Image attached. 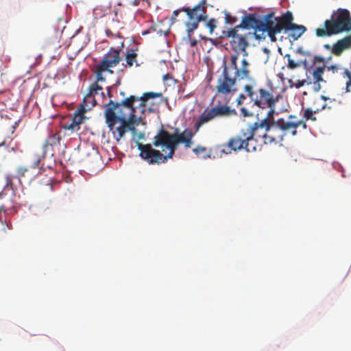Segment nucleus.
Instances as JSON below:
<instances>
[{
  "label": "nucleus",
  "instance_id": "30",
  "mask_svg": "<svg viewBox=\"0 0 351 351\" xmlns=\"http://www.w3.org/2000/svg\"><path fill=\"white\" fill-rule=\"evenodd\" d=\"M206 147L199 145L196 148H194L193 149V152L196 154L197 155H200L206 152Z\"/></svg>",
  "mask_w": 351,
  "mask_h": 351
},
{
  "label": "nucleus",
  "instance_id": "32",
  "mask_svg": "<svg viewBox=\"0 0 351 351\" xmlns=\"http://www.w3.org/2000/svg\"><path fill=\"white\" fill-rule=\"evenodd\" d=\"M327 69L329 71L332 72L333 73L338 72L339 70L341 69L340 66L339 65L335 64V65H330L329 66H327Z\"/></svg>",
  "mask_w": 351,
  "mask_h": 351
},
{
  "label": "nucleus",
  "instance_id": "26",
  "mask_svg": "<svg viewBox=\"0 0 351 351\" xmlns=\"http://www.w3.org/2000/svg\"><path fill=\"white\" fill-rule=\"evenodd\" d=\"M311 83L312 82H311V80H298L295 83L294 86L296 88H300L304 86L305 84L309 85V84H311Z\"/></svg>",
  "mask_w": 351,
  "mask_h": 351
},
{
  "label": "nucleus",
  "instance_id": "19",
  "mask_svg": "<svg viewBox=\"0 0 351 351\" xmlns=\"http://www.w3.org/2000/svg\"><path fill=\"white\" fill-rule=\"evenodd\" d=\"M228 104L225 103L224 101L223 104H221L220 101H218L217 105L210 108L209 111L213 118L227 117L236 114L235 110L234 109H230Z\"/></svg>",
  "mask_w": 351,
  "mask_h": 351
},
{
  "label": "nucleus",
  "instance_id": "41",
  "mask_svg": "<svg viewBox=\"0 0 351 351\" xmlns=\"http://www.w3.org/2000/svg\"><path fill=\"white\" fill-rule=\"evenodd\" d=\"M139 3L138 1V0H135L132 4L133 5H138Z\"/></svg>",
  "mask_w": 351,
  "mask_h": 351
},
{
  "label": "nucleus",
  "instance_id": "23",
  "mask_svg": "<svg viewBox=\"0 0 351 351\" xmlns=\"http://www.w3.org/2000/svg\"><path fill=\"white\" fill-rule=\"evenodd\" d=\"M137 51L138 48L128 49L125 53V66L131 67L134 65V64H135L136 66H139L141 65V64L138 63L137 61Z\"/></svg>",
  "mask_w": 351,
  "mask_h": 351
},
{
  "label": "nucleus",
  "instance_id": "6",
  "mask_svg": "<svg viewBox=\"0 0 351 351\" xmlns=\"http://www.w3.org/2000/svg\"><path fill=\"white\" fill-rule=\"evenodd\" d=\"M243 89L254 105L262 109H268L267 114L274 116L277 103L281 95L272 88H260L255 90L252 84H245Z\"/></svg>",
  "mask_w": 351,
  "mask_h": 351
},
{
  "label": "nucleus",
  "instance_id": "20",
  "mask_svg": "<svg viewBox=\"0 0 351 351\" xmlns=\"http://www.w3.org/2000/svg\"><path fill=\"white\" fill-rule=\"evenodd\" d=\"M350 49H351V35L338 40L332 45V54L335 56H340L345 51Z\"/></svg>",
  "mask_w": 351,
  "mask_h": 351
},
{
  "label": "nucleus",
  "instance_id": "39",
  "mask_svg": "<svg viewBox=\"0 0 351 351\" xmlns=\"http://www.w3.org/2000/svg\"><path fill=\"white\" fill-rule=\"evenodd\" d=\"M107 94H108V96L109 97H112V95H111V93H110V87H108V92H107Z\"/></svg>",
  "mask_w": 351,
  "mask_h": 351
},
{
  "label": "nucleus",
  "instance_id": "15",
  "mask_svg": "<svg viewBox=\"0 0 351 351\" xmlns=\"http://www.w3.org/2000/svg\"><path fill=\"white\" fill-rule=\"evenodd\" d=\"M311 66V69H313V88L315 91L319 92L322 88L320 83L324 82L323 74L326 67L324 58L319 56H314Z\"/></svg>",
  "mask_w": 351,
  "mask_h": 351
},
{
  "label": "nucleus",
  "instance_id": "40",
  "mask_svg": "<svg viewBox=\"0 0 351 351\" xmlns=\"http://www.w3.org/2000/svg\"><path fill=\"white\" fill-rule=\"evenodd\" d=\"M11 178L10 177H7V183L8 184H12V180L10 179Z\"/></svg>",
  "mask_w": 351,
  "mask_h": 351
},
{
  "label": "nucleus",
  "instance_id": "1",
  "mask_svg": "<svg viewBox=\"0 0 351 351\" xmlns=\"http://www.w3.org/2000/svg\"><path fill=\"white\" fill-rule=\"evenodd\" d=\"M194 133L190 129H185L180 132L176 128L173 134L161 128L154 137L153 145L162 147V150L154 149L151 144L143 145L138 143L140 156L151 165L165 163L168 159L172 158L180 144H183L186 148H190L193 144Z\"/></svg>",
  "mask_w": 351,
  "mask_h": 351
},
{
  "label": "nucleus",
  "instance_id": "8",
  "mask_svg": "<svg viewBox=\"0 0 351 351\" xmlns=\"http://www.w3.org/2000/svg\"><path fill=\"white\" fill-rule=\"evenodd\" d=\"M206 0H201V1L193 8L183 7L173 12L171 21L172 23L176 21V17L180 12H184L188 16V21L185 23L188 36L191 37L193 32L198 27L200 21H204L207 19L206 14Z\"/></svg>",
  "mask_w": 351,
  "mask_h": 351
},
{
  "label": "nucleus",
  "instance_id": "43",
  "mask_svg": "<svg viewBox=\"0 0 351 351\" xmlns=\"http://www.w3.org/2000/svg\"><path fill=\"white\" fill-rule=\"evenodd\" d=\"M321 99H323V100H324V101H326V100H327V99H328V97H326V96L322 95V96H321Z\"/></svg>",
  "mask_w": 351,
  "mask_h": 351
},
{
  "label": "nucleus",
  "instance_id": "24",
  "mask_svg": "<svg viewBox=\"0 0 351 351\" xmlns=\"http://www.w3.org/2000/svg\"><path fill=\"white\" fill-rule=\"evenodd\" d=\"M214 119L209 110H205L199 116L197 121L195 123L194 128L197 132L204 124Z\"/></svg>",
  "mask_w": 351,
  "mask_h": 351
},
{
  "label": "nucleus",
  "instance_id": "11",
  "mask_svg": "<svg viewBox=\"0 0 351 351\" xmlns=\"http://www.w3.org/2000/svg\"><path fill=\"white\" fill-rule=\"evenodd\" d=\"M271 116L266 115V117L261 121H256L253 124L248 126L246 132L250 139L252 141L254 138L258 141L263 140V143L266 144V139L267 136V131L269 127V117Z\"/></svg>",
  "mask_w": 351,
  "mask_h": 351
},
{
  "label": "nucleus",
  "instance_id": "22",
  "mask_svg": "<svg viewBox=\"0 0 351 351\" xmlns=\"http://www.w3.org/2000/svg\"><path fill=\"white\" fill-rule=\"evenodd\" d=\"M285 58H287L288 62L287 66L288 69L291 70H293L300 66H303L306 72H308L310 71L311 68L312 67L311 64H310L306 59L295 61L293 59L291 58L290 54H286Z\"/></svg>",
  "mask_w": 351,
  "mask_h": 351
},
{
  "label": "nucleus",
  "instance_id": "4",
  "mask_svg": "<svg viewBox=\"0 0 351 351\" xmlns=\"http://www.w3.org/2000/svg\"><path fill=\"white\" fill-rule=\"evenodd\" d=\"M351 30V15L346 9L339 8L334 11L329 19L324 23V27L315 29L318 37H328Z\"/></svg>",
  "mask_w": 351,
  "mask_h": 351
},
{
  "label": "nucleus",
  "instance_id": "14",
  "mask_svg": "<svg viewBox=\"0 0 351 351\" xmlns=\"http://www.w3.org/2000/svg\"><path fill=\"white\" fill-rule=\"evenodd\" d=\"M283 30L281 16L276 17L274 13L266 14V23L260 32H267L270 40L276 42L277 38L276 35Z\"/></svg>",
  "mask_w": 351,
  "mask_h": 351
},
{
  "label": "nucleus",
  "instance_id": "3",
  "mask_svg": "<svg viewBox=\"0 0 351 351\" xmlns=\"http://www.w3.org/2000/svg\"><path fill=\"white\" fill-rule=\"evenodd\" d=\"M161 93L147 92L141 96L130 95L121 102H114L112 100L106 104L105 109H111L116 115L124 119H128L132 121L141 123L146 111L147 102L149 99L162 97Z\"/></svg>",
  "mask_w": 351,
  "mask_h": 351
},
{
  "label": "nucleus",
  "instance_id": "37",
  "mask_svg": "<svg viewBox=\"0 0 351 351\" xmlns=\"http://www.w3.org/2000/svg\"><path fill=\"white\" fill-rule=\"evenodd\" d=\"M2 223L5 226L7 227L8 229H11L12 228V224L11 223H8L6 221H1Z\"/></svg>",
  "mask_w": 351,
  "mask_h": 351
},
{
  "label": "nucleus",
  "instance_id": "36",
  "mask_svg": "<svg viewBox=\"0 0 351 351\" xmlns=\"http://www.w3.org/2000/svg\"><path fill=\"white\" fill-rule=\"evenodd\" d=\"M3 197V194L0 193V199H1ZM6 208L5 206L3 204L0 205V211H5Z\"/></svg>",
  "mask_w": 351,
  "mask_h": 351
},
{
  "label": "nucleus",
  "instance_id": "28",
  "mask_svg": "<svg viewBox=\"0 0 351 351\" xmlns=\"http://www.w3.org/2000/svg\"><path fill=\"white\" fill-rule=\"evenodd\" d=\"M241 115L244 117H249L253 116V112L249 111L246 108H241L240 109Z\"/></svg>",
  "mask_w": 351,
  "mask_h": 351
},
{
  "label": "nucleus",
  "instance_id": "34",
  "mask_svg": "<svg viewBox=\"0 0 351 351\" xmlns=\"http://www.w3.org/2000/svg\"><path fill=\"white\" fill-rule=\"evenodd\" d=\"M295 52L298 53H300L302 56H311V53L309 51H304L302 47L298 48L296 49Z\"/></svg>",
  "mask_w": 351,
  "mask_h": 351
},
{
  "label": "nucleus",
  "instance_id": "17",
  "mask_svg": "<svg viewBox=\"0 0 351 351\" xmlns=\"http://www.w3.org/2000/svg\"><path fill=\"white\" fill-rule=\"evenodd\" d=\"M265 23H266V15L264 16V19L261 20L257 19L254 14H248L245 15L241 20V23L234 27L237 29L253 28L256 32H260L265 25Z\"/></svg>",
  "mask_w": 351,
  "mask_h": 351
},
{
  "label": "nucleus",
  "instance_id": "45",
  "mask_svg": "<svg viewBox=\"0 0 351 351\" xmlns=\"http://www.w3.org/2000/svg\"><path fill=\"white\" fill-rule=\"evenodd\" d=\"M289 118H295V116L290 115Z\"/></svg>",
  "mask_w": 351,
  "mask_h": 351
},
{
  "label": "nucleus",
  "instance_id": "10",
  "mask_svg": "<svg viewBox=\"0 0 351 351\" xmlns=\"http://www.w3.org/2000/svg\"><path fill=\"white\" fill-rule=\"evenodd\" d=\"M120 51V49L110 47L109 51L104 56L101 61L96 65L97 81L105 80V78L103 77L104 72L113 73L110 69L116 66L121 60Z\"/></svg>",
  "mask_w": 351,
  "mask_h": 351
},
{
  "label": "nucleus",
  "instance_id": "38",
  "mask_svg": "<svg viewBox=\"0 0 351 351\" xmlns=\"http://www.w3.org/2000/svg\"><path fill=\"white\" fill-rule=\"evenodd\" d=\"M197 41L195 39L193 40H191V43H190V45L191 47H195L197 45Z\"/></svg>",
  "mask_w": 351,
  "mask_h": 351
},
{
  "label": "nucleus",
  "instance_id": "9",
  "mask_svg": "<svg viewBox=\"0 0 351 351\" xmlns=\"http://www.w3.org/2000/svg\"><path fill=\"white\" fill-rule=\"evenodd\" d=\"M250 139L246 131L242 130L240 134L231 137L227 143L219 145L220 151L223 154H231L232 151L237 152L244 149L246 152H250L255 150V146L250 147Z\"/></svg>",
  "mask_w": 351,
  "mask_h": 351
},
{
  "label": "nucleus",
  "instance_id": "27",
  "mask_svg": "<svg viewBox=\"0 0 351 351\" xmlns=\"http://www.w3.org/2000/svg\"><path fill=\"white\" fill-rule=\"evenodd\" d=\"M206 27L209 29L210 33L212 34L217 27V20L215 19H210L206 23Z\"/></svg>",
  "mask_w": 351,
  "mask_h": 351
},
{
  "label": "nucleus",
  "instance_id": "21",
  "mask_svg": "<svg viewBox=\"0 0 351 351\" xmlns=\"http://www.w3.org/2000/svg\"><path fill=\"white\" fill-rule=\"evenodd\" d=\"M102 87L97 84L96 82L94 84H92L89 87V92L84 97L83 99V103L82 104H84L85 108L88 107V102H93V106L95 105V99L94 97L99 94V91L102 90Z\"/></svg>",
  "mask_w": 351,
  "mask_h": 351
},
{
  "label": "nucleus",
  "instance_id": "13",
  "mask_svg": "<svg viewBox=\"0 0 351 351\" xmlns=\"http://www.w3.org/2000/svg\"><path fill=\"white\" fill-rule=\"evenodd\" d=\"M283 30L290 31L288 36L293 40H298L306 30V28L302 25L293 23V16L290 11H287L281 15Z\"/></svg>",
  "mask_w": 351,
  "mask_h": 351
},
{
  "label": "nucleus",
  "instance_id": "35",
  "mask_svg": "<svg viewBox=\"0 0 351 351\" xmlns=\"http://www.w3.org/2000/svg\"><path fill=\"white\" fill-rule=\"evenodd\" d=\"M324 48L327 50H330L331 51V53H332V46H330L329 44H325L324 45Z\"/></svg>",
  "mask_w": 351,
  "mask_h": 351
},
{
  "label": "nucleus",
  "instance_id": "16",
  "mask_svg": "<svg viewBox=\"0 0 351 351\" xmlns=\"http://www.w3.org/2000/svg\"><path fill=\"white\" fill-rule=\"evenodd\" d=\"M239 29L234 27L223 32V37L232 38L230 40V45L232 49L237 52L243 51L244 55H247L245 51L246 47L248 46V43L245 36L238 34Z\"/></svg>",
  "mask_w": 351,
  "mask_h": 351
},
{
  "label": "nucleus",
  "instance_id": "25",
  "mask_svg": "<svg viewBox=\"0 0 351 351\" xmlns=\"http://www.w3.org/2000/svg\"><path fill=\"white\" fill-rule=\"evenodd\" d=\"M319 111L318 109L315 110H312L310 108H307L304 110L303 118L305 121L311 120L313 121H316V117L315 114Z\"/></svg>",
  "mask_w": 351,
  "mask_h": 351
},
{
  "label": "nucleus",
  "instance_id": "33",
  "mask_svg": "<svg viewBox=\"0 0 351 351\" xmlns=\"http://www.w3.org/2000/svg\"><path fill=\"white\" fill-rule=\"evenodd\" d=\"M226 23H234L237 21L236 17H232L229 14H226Z\"/></svg>",
  "mask_w": 351,
  "mask_h": 351
},
{
  "label": "nucleus",
  "instance_id": "44",
  "mask_svg": "<svg viewBox=\"0 0 351 351\" xmlns=\"http://www.w3.org/2000/svg\"><path fill=\"white\" fill-rule=\"evenodd\" d=\"M255 37H256V38H257V39L261 38V37H260V36H259V35H258V34H255Z\"/></svg>",
  "mask_w": 351,
  "mask_h": 351
},
{
  "label": "nucleus",
  "instance_id": "12",
  "mask_svg": "<svg viewBox=\"0 0 351 351\" xmlns=\"http://www.w3.org/2000/svg\"><path fill=\"white\" fill-rule=\"evenodd\" d=\"M60 136L58 133H55L49 136V137L45 141V143L43 145L44 153L43 156H40L37 154H34L33 156V161L32 164L30 166L27 167H20L18 168V173L20 175H24L25 173H29L30 169H40V162L41 161L42 158H44V154L46 152V149L49 146L53 147L60 143Z\"/></svg>",
  "mask_w": 351,
  "mask_h": 351
},
{
  "label": "nucleus",
  "instance_id": "29",
  "mask_svg": "<svg viewBox=\"0 0 351 351\" xmlns=\"http://www.w3.org/2000/svg\"><path fill=\"white\" fill-rule=\"evenodd\" d=\"M343 75L348 79L346 82V86L348 88L351 85V72L346 69H343Z\"/></svg>",
  "mask_w": 351,
  "mask_h": 351
},
{
  "label": "nucleus",
  "instance_id": "42",
  "mask_svg": "<svg viewBox=\"0 0 351 351\" xmlns=\"http://www.w3.org/2000/svg\"><path fill=\"white\" fill-rule=\"evenodd\" d=\"M106 33L107 36H109L110 34H111V32L110 29H106Z\"/></svg>",
  "mask_w": 351,
  "mask_h": 351
},
{
  "label": "nucleus",
  "instance_id": "2",
  "mask_svg": "<svg viewBox=\"0 0 351 351\" xmlns=\"http://www.w3.org/2000/svg\"><path fill=\"white\" fill-rule=\"evenodd\" d=\"M237 61L238 55H233L230 57L228 65L225 61L223 62L222 72L217 79L215 95L213 101L220 97L223 98L225 103L228 104L238 90L237 82L250 78V64L246 58L241 60L240 66Z\"/></svg>",
  "mask_w": 351,
  "mask_h": 351
},
{
  "label": "nucleus",
  "instance_id": "7",
  "mask_svg": "<svg viewBox=\"0 0 351 351\" xmlns=\"http://www.w3.org/2000/svg\"><path fill=\"white\" fill-rule=\"evenodd\" d=\"M104 116L106 123L112 133L114 139L119 142L125 135L128 130H130L134 136H138V138L143 137V134L140 133L137 134L136 127L139 123L124 118V119L119 118V116L116 115L115 112H112L111 109H105Z\"/></svg>",
  "mask_w": 351,
  "mask_h": 351
},
{
  "label": "nucleus",
  "instance_id": "18",
  "mask_svg": "<svg viewBox=\"0 0 351 351\" xmlns=\"http://www.w3.org/2000/svg\"><path fill=\"white\" fill-rule=\"evenodd\" d=\"M86 108L84 104L80 105L79 108V112L75 113L72 117L69 123H65L62 125V128L66 130H70L71 133L77 132L80 128V125L83 122L84 116L83 114L86 112Z\"/></svg>",
  "mask_w": 351,
  "mask_h": 351
},
{
  "label": "nucleus",
  "instance_id": "31",
  "mask_svg": "<svg viewBox=\"0 0 351 351\" xmlns=\"http://www.w3.org/2000/svg\"><path fill=\"white\" fill-rule=\"evenodd\" d=\"M245 99H246V96L244 94L241 93L236 99L237 104L238 106L242 105Z\"/></svg>",
  "mask_w": 351,
  "mask_h": 351
},
{
  "label": "nucleus",
  "instance_id": "5",
  "mask_svg": "<svg viewBox=\"0 0 351 351\" xmlns=\"http://www.w3.org/2000/svg\"><path fill=\"white\" fill-rule=\"evenodd\" d=\"M301 125L304 128H306L305 122L302 120L291 121L280 118L275 121L274 116L269 117L266 145L280 144L286 135L289 134L292 136L296 135L297 129Z\"/></svg>",
  "mask_w": 351,
  "mask_h": 351
}]
</instances>
